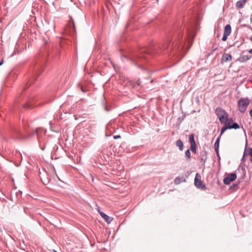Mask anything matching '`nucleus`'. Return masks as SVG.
I'll return each instance as SVG.
<instances>
[{
  "label": "nucleus",
  "instance_id": "nucleus-1",
  "mask_svg": "<svg viewBox=\"0 0 252 252\" xmlns=\"http://www.w3.org/2000/svg\"><path fill=\"white\" fill-rule=\"evenodd\" d=\"M184 47V45L182 43H180L179 40L176 42H173L171 44V41L168 39L162 45V49L164 50H169L172 52L173 56H180L182 53V50Z\"/></svg>",
  "mask_w": 252,
  "mask_h": 252
},
{
  "label": "nucleus",
  "instance_id": "nucleus-2",
  "mask_svg": "<svg viewBox=\"0 0 252 252\" xmlns=\"http://www.w3.org/2000/svg\"><path fill=\"white\" fill-rule=\"evenodd\" d=\"M215 113L221 124L225 123V119L228 117V114L224 109L220 107H217Z\"/></svg>",
  "mask_w": 252,
  "mask_h": 252
},
{
  "label": "nucleus",
  "instance_id": "nucleus-3",
  "mask_svg": "<svg viewBox=\"0 0 252 252\" xmlns=\"http://www.w3.org/2000/svg\"><path fill=\"white\" fill-rule=\"evenodd\" d=\"M250 103V100L248 97L241 98L238 101V107L240 112L245 113L247 108Z\"/></svg>",
  "mask_w": 252,
  "mask_h": 252
},
{
  "label": "nucleus",
  "instance_id": "nucleus-4",
  "mask_svg": "<svg viewBox=\"0 0 252 252\" xmlns=\"http://www.w3.org/2000/svg\"><path fill=\"white\" fill-rule=\"evenodd\" d=\"M39 176L41 181L45 185H48V188L49 189L52 188L53 185L52 184H50L51 177L47 172L43 174L40 172Z\"/></svg>",
  "mask_w": 252,
  "mask_h": 252
},
{
  "label": "nucleus",
  "instance_id": "nucleus-5",
  "mask_svg": "<svg viewBox=\"0 0 252 252\" xmlns=\"http://www.w3.org/2000/svg\"><path fill=\"white\" fill-rule=\"evenodd\" d=\"M194 185L198 189H200L203 190L206 189V186L203 184L201 180V176L198 173L195 175L194 179Z\"/></svg>",
  "mask_w": 252,
  "mask_h": 252
},
{
  "label": "nucleus",
  "instance_id": "nucleus-6",
  "mask_svg": "<svg viewBox=\"0 0 252 252\" xmlns=\"http://www.w3.org/2000/svg\"><path fill=\"white\" fill-rule=\"evenodd\" d=\"M237 178V175L235 173L229 174L223 180V182L225 185H229L231 182L235 180Z\"/></svg>",
  "mask_w": 252,
  "mask_h": 252
},
{
  "label": "nucleus",
  "instance_id": "nucleus-7",
  "mask_svg": "<svg viewBox=\"0 0 252 252\" xmlns=\"http://www.w3.org/2000/svg\"><path fill=\"white\" fill-rule=\"evenodd\" d=\"M70 21L69 22V25L68 27L65 28V32L66 33L69 32L70 33H73L75 32V27L74 21L71 17H70Z\"/></svg>",
  "mask_w": 252,
  "mask_h": 252
},
{
  "label": "nucleus",
  "instance_id": "nucleus-8",
  "mask_svg": "<svg viewBox=\"0 0 252 252\" xmlns=\"http://www.w3.org/2000/svg\"><path fill=\"white\" fill-rule=\"evenodd\" d=\"M245 51H243L240 54V57L237 59V61L240 63H245L252 58V56L249 55H244Z\"/></svg>",
  "mask_w": 252,
  "mask_h": 252
},
{
  "label": "nucleus",
  "instance_id": "nucleus-9",
  "mask_svg": "<svg viewBox=\"0 0 252 252\" xmlns=\"http://www.w3.org/2000/svg\"><path fill=\"white\" fill-rule=\"evenodd\" d=\"M124 57L126 59H128V60H129L130 61H132V62H133L135 64H137V62L136 61H135V60H136V59L141 58V57L140 56L136 55L135 54H133V53L130 54L129 56L125 55V56H124Z\"/></svg>",
  "mask_w": 252,
  "mask_h": 252
},
{
  "label": "nucleus",
  "instance_id": "nucleus-10",
  "mask_svg": "<svg viewBox=\"0 0 252 252\" xmlns=\"http://www.w3.org/2000/svg\"><path fill=\"white\" fill-rule=\"evenodd\" d=\"M101 217L107 222L110 223L113 220V218L109 217L108 215L103 212H99Z\"/></svg>",
  "mask_w": 252,
  "mask_h": 252
},
{
  "label": "nucleus",
  "instance_id": "nucleus-11",
  "mask_svg": "<svg viewBox=\"0 0 252 252\" xmlns=\"http://www.w3.org/2000/svg\"><path fill=\"white\" fill-rule=\"evenodd\" d=\"M220 135L217 139L215 144H214V148H215V151L217 154V156L219 157V145H220Z\"/></svg>",
  "mask_w": 252,
  "mask_h": 252
},
{
  "label": "nucleus",
  "instance_id": "nucleus-12",
  "mask_svg": "<svg viewBox=\"0 0 252 252\" xmlns=\"http://www.w3.org/2000/svg\"><path fill=\"white\" fill-rule=\"evenodd\" d=\"M221 60L223 62L230 61L232 60V56L229 54H224L222 55Z\"/></svg>",
  "mask_w": 252,
  "mask_h": 252
},
{
  "label": "nucleus",
  "instance_id": "nucleus-13",
  "mask_svg": "<svg viewBox=\"0 0 252 252\" xmlns=\"http://www.w3.org/2000/svg\"><path fill=\"white\" fill-rule=\"evenodd\" d=\"M231 32V27L229 24L226 25L224 27L223 33L230 35Z\"/></svg>",
  "mask_w": 252,
  "mask_h": 252
},
{
  "label": "nucleus",
  "instance_id": "nucleus-14",
  "mask_svg": "<svg viewBox=\"0 0 252 252\" xmlns=\"http://www.w3.org/2000/svg\"><path fill=\"white\" fill-rule=\"evenodd\" d=\"M247 0H240L237 2L236 7L238 8H242Z\"/></svg>",
  "mask_w": 252,
  "mask_h": 252
},
{
  "label": "nucleus",
  "instance_id": "nucleus-15",
  "mask_svg": "<svg viewBox=\"0 0 252 252\" xmlns=\"http://www.w3.org/2000/svg\"><path fill=\"white\" fill-rule=\"evenodd\" d=\"M176 146L179 147L180 151H183L184 149V145L182 141L180 139H178L176 142Z\"/></svg>",
  "mask_w": 252,
  "mask_h": 252
},
{
  "label": "nucleus",
  "instance_id": "nucleus-16",
  "mask_svg": "<svg viewBox=\"0 0 252 252\" xmlns=\"http://www.w3.org/2000/svg\"><path fill=\"white\" fill-rule=\"evenodd\" d=\"M229 129H239L240 128L239 125L237 123H233L231 126H228Z\"/></svg>",
  "mask_w": 252,
  "mask_h": 252
},
{
  "label": "nucleus",
  "instance_id": "nucleus-17",
  "mask_svg": "<svg viewBox=\"0 0 252 252\" xmlns=\"http://www.w3.org/2000/svg\"><path fill=\"white\" fill-rule=\"evenodd\" d=\"M189 142L190 145L196 144L194 139V134L191 133L189 135Z\"/></svg>",
  "mask_w": 252,
  "mask_h": 252
},
{
  "label": "nucleus",
  "instance_id": "nucleus-18",
  "mask_svg": "<svg viewBox=\"0 0 252 252\" xmlns=\"http://www.w3.org/2000/svg\"><path fill=\"white\" fill-rule=\"evenodd\" d=\"M39 129H37L36 130V131L35 132H33L31 134L29 135L28 136H24L22 137L23 139H26V138H28L31 136H32V135H33V134H34L35 133L37 135V138L38 139V140L39 139Z\"/></svg>",
  "mask_w": 252,
  "mask_h": 252
},
{
  "label": "nucleus",
  "instance_id": "nucleus-19",
  "mask_svg": "<svg viewBox=\"0 0 252 252\" xmlns=\"http://www.w3.org/2000/svg\"><path fill=\"white\" fill-rule=\"evenodd\" d=\"M183 177H176L174 180V183L176 185L179 184L182 181H183Z\"/></svg>",
  "mask_w": 252,
  "mask_h": 252
},
{
  "label": "nucleus",
  "instance_id": "nucleus-20",
  "mask_svg": "<svg viewBox=\"0 0 252 252\" xmlns=\"http://www.w3.org/2000/svg\"><path fill=\"white\" fill-rule=\"evenodd\" d=\"M225 120V123H224V124H225L226 126H231V124L233 123L232 119L228 118V117H227V119H226Z\"/></svg>",
  "mask_w": 252,
  "mask_h": 252
},
{
  "label": "nucleus",
  "instance_id": "nucleus-21",
  "mask_svg": "<svg viewBox=\"0 0 252 252\" xmlns=\"http://www.w3.org/2000/svg\"><path fill=\"white\" fill-rule=\"evenodd\" d=\"M227 129H229V126H226L225 125V126H224L221 129V130H220V136L222 135V134L224 132V131Z\"/></svg>",
  "mask_w": 252,
  "mask_h": 252
},
{
  "label": "nucleus",
  "instance_id": "nucleus-22",
  "mask_svg": "<svg viewBox=\"0 0 252 252\" xmlns=\"http://www.w3.org/2000/svg\"><path fill=\"white\" fill-rule=\"evenodd\" d=\"M190 150L194 154L196 153V144L190 145Z\"/></svg>",
  "mask_w": 252,
  "mask_h": 252
},
{
  "label": "nucleus",
  "instance_id": "nucleus-23",
  "mask_svg": "<svg viewBox=\"0 0 252 252\" xmlns=\"http://www.w3.org/2000/svg\"><path fill=\"white\" fill-rule=\"evenodd\" d=\"M185 156L188 158V159H189L190 158V150L189 149H188L186 152H185Z\"/></svg>",
  "mask_w": 252,
  "mask_h": 252
},
{
  "label": "nucleus",
  "instance_id": "nucleus-24",
  "mask_svg": "<svg viewBox=\"0 0 252 252\" xmlns=\"http://www.w3.org/2000/svg\"><path fill=\"white\" fill-rule=\"evenodd\" d=\"M247 152L248 153V154L251 156V159L250 160L251 162H252V148H249L247 149Z\"/></svg>",
  "mask_w": 252,
  "mask_h": 252
},
{
  "label": "nucleus",
  "instance_id": "nucleus-25",
  "mask_svg": "<svg viewBox=\"0 0 252 252\" xmlns=\"http://www.w3.org/2000/svg\"><path fill=\"white\" fill-rule=\"evenodd\" d=\"M207 158V155H206V153L205 152L204 154L202 156L201 159V160L203 161L204 163H205Z\"/></svg>",
  "mask_w": 252,
  "mask_h": 252
},
{
  "label": "nucleus",
  "instance_id": "nucleus-26",
  "mask_svg": "<svg viewBox=\"0 0 252 252\" xmlns=\"http://www.w3.org/2000/svg\"><path fill=\"white\" fill-rule=\"evenodd\" d=\"M228 36H229V35H227V34L223 33V36H222V40L224 41L226 40V39L227 38V37Z\"/></svg>",
  "mask_w": 252,
  "mask_h": 252
},
{
  "label": "nucleus",
  "instance_id": "nucleus-27",
  "mask_svg": "<svg viewBox=\"0 0 252 252\" xmlns=\"http://www.w3.org/2000/svg\"><path fill=\"white\" fill-rule=\"evenodd\" d=\"M24 107L26 108H32V107L30 104H24Z\"/></svg>",
  "mask_w": 252,
  "mask_h": 252
},
{
  "label": "nucleus",
  "instance_id": "nucleus-28",
  "mask_svg": "<svg viewBox=\"0 0 252 252\" xmlns=\"http://www.w3.org/2000/svg\"><path fill=\"white\" fill-rule=\"evenodd\" d=\"M103 105L104 107V109L106 111H109L110 110L107 108V107L106 106L105 103L104 102L103 103Z\"/></svg>",
  "mask_w": 252,
  "mask_h": 252
},
{
  "label": "nucleus",
  "instance_id": "nucleus-29",
  "mask_svg": "<svg viewBox=\"0 0 252 252\" xmlns=\"http://www.w3.org/2000/svg\"><path fill=\"white\" fill-rule=\"evenodd\" d=\"M120 138H121V136L120 135H115L113 137V138L114 139H117Z\"/></svg>",
  "mask_w": 252,
  "mask_h": 252
},
{
  "label": "nucleus",
  "instance_id": "nucleus-30",
  "mask_svg": "<svg viewBox=\"0 0 252 252\" xmlns=\"http://www.w3.org/2000/svg\"><path fill=\"white\" fill-rule=\"evenodd\" d=\"M3 63V59H1L0 61V66Z\"/></svg>",
  "mask_w": 252,
  "mask_h": 252
},
{
  "label": "nucleus",
  "instance_id": "nucleus-31",
  "mask_svg": "<svg viewBox=\"0 0 252 252\" xmlns=\"http://www.w3.org/2000/svg\"><path fill=\"white\" fill-rule=\"evenodd\" d=\"M250 114L251 117H252V108L250 111Z\"/></svg>",
  "mask_w": 252,
  "mask_h": 252
},
{
  "label": "nucleus",
  "instance_id": "nucleus-32",
  "mask_svg": "<svg viewBox=\"0 0 252 252\" xmlns=\"http://www.w3.org/2000/svg\"><path fill=\"white\" fill-rule=\"evenodd\" d=\"M249 53L252 54V49H250L248 51Z\"/></svg>",
  "mask_w": 252,
  "mask_h": 252
},
{
  "label": "nucleus",
  "instance_id": "nucleus-33",
  "mask_svg": "<svg viewBox=\"0 0 252 252\" xmlns=\"http://www.w3.org/2000/svg\"><path fill=\"white\" fill-rule=\"evenodd\" d=\"M246 155V151H245L244 153V156H243V158L244 157V156H245Z\"/></svg>",
  "mask_w": 252,
  "mask_h": 252
},
{
  "label": "nucleus",
  "instance_id": "nucleus-34",
  "mask_svg": "<svg viewBox=\"0 0 252 252\" xmlns=\"http://www.w3.org/2000/svg\"><path fill=\"white\" fill-rule=\"evenodd\" d=\"M142 58H144V59H146V58H147V57H145V56H142Z\"/></svg>",
  "mask_w": 252,
  "mask_h": 252
},
{
  "label": "nucleus",
  "instance_id": "nucleus-35",
  "mask_svg": "<svg viewBox=\"0 0 252 252\" xmlns=\"http://www.w3.org/2000/svg\"><path fill=\"white\" fill-rule=\"evenodd\" d=\"M41 149L42 150H44V147H43V148L41 147Z\"/></svg>",
  "mask_w": 252,
  "mask_h": 252
},
{
  "label": "nucleus",
  "instance_id": "nucleus-36",
  "mask_svg": "<svg viewBox=\"0 0 252 252\" xmlns=\"http://www.w3.org/2000/svg\"><path fill=\"white\" fill-rule=\"evenodd\" d=\"M252 83V80L251 81Z\"/></svg>",
  "mask_w": 252,
  "mask_h": 252
}]
</instances>
